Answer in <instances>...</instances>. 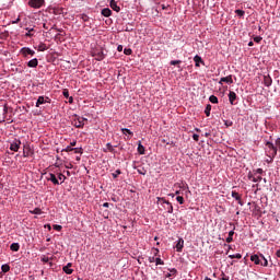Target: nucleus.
<instances>
[{"mask_svg": "<svg viewBox=\"0 0 280 280\" xmlns=\"http://www.w3.org/2000/svg\"><path fill=\"white\" fill-rule=\"evenodd\" d=\"M178 272L176 268H173L170 270V273H166V279H170V277H174Z\"/></svg>", "mask_w": 280, "mask_h": 280, "instance_id": "obj_25", "label": "nucleus"}, {"mask_svg": "<svg viewBox=\"0 0 280 280\" xmlns=\"http://www.w3.org/2000/svg\"><path fill=\"white\" fill-rule=\"evenodd\" d=\"M276 148H278L279 152H280V138H278L276 140Z\"/></svg>", "mask_w": 280, "mask_h": 280, "instance_id": "obj_48", "label": "nucleus"}, {"mask_svg": "<svg viewBox=\"0 0 280 280\" xmlns=\"http://www.w3.org/2000/svg\"><path fill=\"white\" fill-rule=\"evenodd\" d=\"M109 8H112V10H114V12H121V8H119V5H117V1H115V0H110Z\"/></svg>", "mask_w": 280, "mask_h": 280, "instance_id": "obj_11", "label": "nucleus"}, {"mask_svg": "<svg viewBox=\"0 0 280 280\" xmlns=\"http://www.w3.org/2000/svg\"><path fill=\"white\" fill-rule=\"evenodd\" d=\"M26 30H28V32L25 34V36H28L30 38H32V36H34V33H32V32H34V28H26Z\"/></svg>", "mask_w": 280, "mask_h": 280, "instance_id": "obj_41", "label": "nucleus"}, {"mask_svg": "<svg viewBox=\"0 0 280 280\" xmlns=\"http://www.w3.org/2000/svg\"><path fill=\"white\" fill-rule=\"evenodd\" d=\"M42 104H51V98L49 96H38L35 104L36 108H40Z\"/></svg>", "mask_w": 280, "mask_h": 280, "instance_id": "obj_4", "label": "nucleus"}, {"mask_svg": "<svg viewBox=\"0 0 280 280\" xmlns=\"http://www.w3.org/2000/svg\"><path fill=\"white\" fill-rule=\"evenodd\" d=\"M19 21H21V19H20V18H18V19H16V21H15V22H13V23H19Z\"/></svg>", "mask_w": 280, "mask_h": 280, "instance_id": "obj_63", "label": "nucleus"}, {"mask_svg": "<svg viewBox=\"0 0 280 280\" xmlns=\"http://www.w3.org/2000/svg\"><path fill=\"white\" fill-rule=\"evenodd\" d=\"M19 148H21V140H15L10 144V150L12 152H19Z\"/></svg>", "mask_w": 280, "mask_h": 280, "instance_id": "obj_7", "label": "nucleus"}, {"mask_svg": "<svg viewBox=\"0 0 280 280\" xmlns=\"http://www.w3.org/2000/svg\"><path fill=\"white\" fill-rule=\"evenodd\" d=\"M250 261H253L256 266H264V268H268V259L264 255L254 254L250 256Z\"/></svg>", "mask_w": 280, "mask_h": 280, "instance_id": "obj_1", "label": "nucleus"}, {"mask_svg": "<svg viewBox=\"0 0 280 280\" xmlns=\"http://www.w3.org/2000/svg\"><path fill=\"white\" fill-rule=\"evenodd\" d=\"M149 261H150V264H154V261H156V258L150 257V258H149Z\"/></svg>", "mask_w": 280, "mask_h": 280, "instance_id": "obj_55", "label": "nucleus"}, {"mask_svg": "<svg viewBox=\"0 0 280 280\" xmlns=\"http://www.w3.org/2000/svg\"><path fill=\"white\" fill-rule=\"evenodd\" d=\"M226 82V84H233V75L223 77L220 79L219 84Z\"/></svg>", "mask_w": 280, "mask_h": 280, "instance_id": "obj_10", "label": "nucleus"}, {"mask_svg": "<svg viewBox=\"0 0 280 280\" xmlns=\"http://www.w3.org/2000/svg\"><path fill=\"white\" fill-rule=\"evenodd\" d=\"M180 62H183V61H180V60H172L171 65L172 66H176V65H180Z\"/></svg>", "mask_w": 280, "mask_h": 280, "instance_id": "obj_46", "label": "nucleus"}, {"mask_svg": "<svg viewBox=\"0 0 280 280\" xmlns=\"http://www.w3.org/2000/svg\"><path fill=\"white\" fill-rule=\"evenodd\" d=\"M63 97H67V98H69V90H63Z\"/></svg>", "mask_w": 280, "mask_h": 280, "instance_id": "obj_50", "label": "nucleus"}, {"mask_svg": "<svg viewBox=\"0 0 280 280\" xmlns=\"http://www.w3.org/2000/svg\"><path fill=\"white\" fill-rule=\"evenodd\" d=\"M51 259H54V258H49V257L43 255L40 258V261H43V264H49V261H51Z\"/></svg>", "mask_w": 280, "mask_h": 280, "instance_id": "obj_29", "label": "nucleus"}, {"mask_svg": "<svg viewBox=\"0 0 280 280\" xmlns=\"http://www.w3.org/2000/svg\"><path fill=\"white\" fill-rule=\"evenodd\" d=\"M233 235H235V232L234 231H230L229 232V236L226 237L225 242L228 244H231V242H233Z\"/></svg>", "mask_w": 280, "mask_h": 280, "instance_id": "obj_22", "label": "nucleus"}, {"mask_svg": "<svg viewBox=\"0 0 280 280\" xmlns=\"http://www.w3.org/2000/svg\"><path fill=\"white\" fill-rule=\"evenodd\" d=\"M119 174H121V170H116V171L112 174V176H113V178H117V177L119 176Z\"/></svg>", "mask_w": 280, "mask_h": 280, "instance_id": "obj_40", "label": "nucleus"}, {"mask_svg": "<svg viewBox=\"0 0 280 280\" xmlns=\"http://www.w3.org/2000/svg\"><path fill=\"white\" fill-rule=\"evenodd\" d=\"M77 143H78V141L74 140V141H72V142L70 143V147H71V148H75Z\"/></svg>", "mask_w": 280, "mask_h": 280, "instance_id": "obj_56", "label": "nucleus"}, {"mask_svg": "<svg viewBox=\"0 0 280 280\" xmlns=\"http://www.w3.org/2000/svg\"><path fill=\"white\" fill-rule=\"evenodd\" d=\"M194 62H195V67H200V62H201V65H205V61L202 60V57H200L198 55H196L194 57Z\"/></svg>", "mask_w": 280, "mask_h": 280, "instance_id": "obj_18", "label": "nucleus"}, {"mask_svg": "<svg viewBox=\"0 0 280 280\" xmlns=\"http://www.w3.org/2000/svg\"><path fill=\"white\" fill-rule=\"evenodd\" d=\"M73 149L71 145H68L66 149L62 150V152H73Z\"/></svg>", "mask_w": 280, "mask_h": 280, "instance_id": "obj_44", "label": "nucleus"}, {"mask_svg": "<svg viewBox=\"0 0 280 280\" xmlns=\"http://www.w3.org/2000/svg\"><path fill=\"white\" fill-rule=\"evenodd\" d=\"M192 139H194V141H199L200 136H198L197 133H194L192 135Z\"/></svg>", "mask_w": 280, "mask_h": 280, "instance_id": "obj_49", "label": "nucleus"}, {"mask_svg": "<svg viewBox=\"0 0 280 280\" xmlns=\"http://www.w3.org/2000/svg\"><path fill=\"white\" fill-rule=\"evenodd\" d=\"M84 121H89V119L74 115L72 126H74V128H84Z\"/></svg>", "mask_w": 280, "mask_h": 280, "instance_id": "obj_3", "label": "nucleus"}, {"mask_svg": "<svg viewBox=\"0 0 280 280\" xmlns=\"http://www.w3.org/2000/svg\"><path fill=\"white\" fill-rule=\"evenodd\" d=\"M248 178H249V180H253V183H261V179H262L261 176L255 177V175H253V174H249Z\"/></svg>", "mask_w": 280, "mask_h": 280, "instance_id": "obj_19", "label": "nucleus"}, {"mask_svg": "<svg viewBox=\"0 0 280 280\" xmlns=\"http://www.w3.org/2000/svg\"><path fill=\"white\" fill-rule=\"evenodd\" d=\"M235 100H237V94L233 91L229 93V102L233 106L235 104Z\"/></svg>", "mask_w": 280, "mask_h": 280, "instance_id": "obj_12", "label": "nucleus"}, {"mask_svg": "<svg viewBox=\"0 0 280 280\" xmlns=\"http://www.w3.org/2000/svg\"><path fill=\"white\" fill-rule=\"evenodd\" d=\"M72 152H74L75 154H82V148H74Z\"/></svg>", "mask_w": 280, "mask_h": 280, "instance_id": "obj_42", "label": "nucleus"}, {"mask_svg": "<svg viewBox=\"0 0 280 280\" xmlns=\"http://www.w3.org/2000/svg\"><path fill=\"white\" fill-rule=\"evenodd\" d=\"M21 248V245L19 243H12L10 246V249L13 250V253H19Z\"/></svg>", "mask_w": 280, "mask_h": 280, "instance_id": "obj_21", "label": "nucleus"}, {"mask_svg": "<svg viewBox=\"0 0 280 280\" xmlns=\"http://www.w3.org/2000/svg\"><path fill=\"white\" fill-rule=\"evenodd\" d=\"M46 178H47V180H50V183L54 185H60V182H58V178L56 177V174H54V173H49Z\"/></svg>", "mask_w": 280, "mask_h": 280, "instance_id": "obj_9", "label": "nucleus"}, {"mask_svg": "<svg viewBox=\"0 0 280 280\" xmlns=\"http://www.w3.org/2000/svg\"><path fill=\"white\" fill-rule=\"evenodd\" d=\"M264 84L265 86H272V78L270 74L264 77Z\"/></svg>", "mask_w": 280, "mask_h": 280, "instance_id": "obj_17", "label": "nucleus"}, {"mask_svg": "<svg viewBox=\"0 0 280 280\" xmlns=\"http://www.w3.org/2000/svg\"><path fill=\"white\" fill-rule=\"evenodd\" d=\"M185 245V241L183 238H179L176 244V250L177 253H183V246Z\"/></svg>", "mask_w": 280, "mask_h": 280, "instance_id": "obj_16", "label": "nucleus"}, {"mask_svg": "<svg viewBox=\"0 0 280 280\" xmlns=\"http://www.w3.org/2000/svg\"><path fill=\"white\" fill-rule=\"evenodd\" d=\"M205 114H206L208 117H211V104H208V105L206 106Z\"/></svg>", "mask_w": 280, "mask_h": 280, "instance_id": "obj_27", "label": "nucleus"}, {"mask_svg": "<svg viewBox=\"0 0 280 280\" xmlns=\"http://www.w3.org/2000/svg\"><path fill=\"white\" fill-rule=\"evenodd\" d=\"M101 14H102L103 16L108 18V16H110V15L113 14V11H112L110 9H108V8H105V9H103V10L101 11Z\"/></svg>", "mask_w": 280, "mask_h": 280, "instance_id": "obj_20", "label": "nucleus"}, {"mask_svg": "<svg viewBox=\"0 0 280 280\" xmlns=\"http://www.w3.org/2000/svg\"><path fill=\"white\" fill-rule=\"evenodd\" d=\"M257 174H264V168H257L254 173V176H257Z\"/></svg>", "mask_w": 280, "mask_h": 280, "instance_id": "obj_45", "label": "nucleus"}, {"mask_svg": "<svg viewBox=\"0 0 280 280\" xmlns=\"http://www.w3.org/2000/svg\"><path fill=\"white\" fill-rule=\"evenodd\" d=\"M45 226L48 228V231H51V225H50V224H47V225H45Z\"/></svg>", "mask_w": 280, "mask_h": 280, "instance_id": "obj_62", "label": "nucleus"}, {"mask_svg": "<svg viewBox=\"0 0 280 280\" xmlns=\"http://www.w3.org/2000/svg\"><path fill=\"white\" fill-rule=\"evenodd\" d=\"M27 67L31 69H36L38 67V59L34 58L27 62Z\"/></svg>", "mask_w": 280, "mask_h": 280, "instance_id": "obj_15", "label": "nucleus"}, {"mask_svg": "<svg viewBox=\"0 0 280 280\" xmlns=\"http://www.w3.org/2000/svg\"><path fill=\"white\" fill-rule=\"evenodd\" d=\"M266 148L267 156L275 159L277 156V147L272 142H266Z\"/></svg>", "mask_w": 280, "mask_h": 280, "instance_id": "obj_2", "label": "nucleus"}, {"mask_svg": "<svg viewBox=\"0 0 280 280\" xmlns=\"http://www.w3.org/2000/svg\"><path fill=\"white\" fill-rule=\"evenodd\" d=\"M176 200H177V202H179V205H184L185 203V198L183 196H177Z\"/></svg>", "mask_w": 280, "mask_h": 280, "instance_id": "obj_36", "label": "nucleus"}, {"mask_svg": "<svg viewBox=\"0 0 280 280\" xmlns=\"http://www.w3.org/2000/svg\"><path fill=\"white\" fill-rule=\"evenodd\" d=\"M47 49L48 47H47V44L45 43H40L37 48L38 51H47Z\"/></svg>", "mask_w": 280, "mask_h": 280, "instance_id": "obj_23", "label": "nucleus"}, {"mask_svg": "<svg viewBox=\"0 0 280 280\" xmlns=\"http://www.w3.org/2000/svg\"><path fill=\"white\" fill-rule=\"evenodd\" d=\"M124 55H125V56H131V55H132V49H130V48H125V49H124Z\"/></svg>", "mask_w": 280, "mask_h": 280, "instance_id": "obj_35", "label": "nucleus"}, {"mask_svg": "<svg viewBox=\"0 0 280 280\" xmlns=\"http://www.w3.org/2000/svg\"><path fill=\"white\" fill-rule=\"evenodd\" d=\"M58 179L62 180L61 183H65V180H67V176H65V174H62V173H59L58 174Z\"/></svg>", "mask_w": 280, "mask_h": 280, "instance_id": "obj_37", "label": "nucleus"}, {"mask_svg": "<svg viewBox=\"0 0 280 280\" xmlns=\"http://www.w3.org/2000/svg\"><path fill=\"white\" fill-rule=\"evenodd\" d=\"M261 40H262L261 36L254 37L255 43H261Z\"/></svg>", "mask_w": 280, "mask_h": 280, "instance_id": "obj_47", "label": "nucleus"}, {"mask_svg": "<svg viewBox=\"0 0 280 280\" xmlns=\"http://www.w3.org/2000/svg\"><path fill=\"white\" fill-rule=\"evenodd\" d=\"M103 207H104L105 209H108V207H110V203L105 202V203H103Z\"/></svg>", "mask_w": 280, "mask_h": 280, "instance_id": "obj_57", "label": "nucleus"}, {"mask_svg": "<svg viewBox=\"0 0 280 280\" xmlns=\"http://www.w3.org/2000/svg\"><path fill=\"white\" fill-rule=\"evenodd\" d=\"M230 259H242V254H233L229 256Z\"/></svg>", "mask_w": 280, "mask_h": 280, "instance_id": "obj_32", "label": "nucleus"}, {"mask_svg": "<svg viewBox=\"0 0 280 280\" xmlns=\"http://www.w3.org/2000/svg\"><path fill=\"white\" fill-rule=\"evenodd\" d=\"M104 58H105V55H104V52L103 51H100L97 55H96V60H104Z\"/></svg>", "mask_w": 280, "mask_h": 280, "instance_id": "obj_33", "label": "nucleus"}, {"mask_svg": "<svg viewBox=\"0 0 280 280\" xmlns=\"http://www.w3.org/2000/svg\"><path fill=\"white\" fill-rule=\"evenodd\" d=\"M232 198H235L238 205H241V207H244V201H242V196L237 194V191H232Z\"/></svg>", "mask_w": 280, "mask_h": 280, "instance_id": "obj_13", "label": "nucleus"}, {"mask_svg": "<svg viewBox=\"0 0 280 280\" xmlns=\"http://www.w3.org/2000/svg\"><path fill=\"white\" fill-rule=\"evenodd\" d=\"M106 148H107L108 152H115V148L113 147V144H110V142H108L106 144Z\"/></svg>", "mask_w": 280, "mask_h": 280, "instance_id": "obj_38", "label": "nucleus"}, {"mask_svg": "<svg viewBox=\"0 0 280 280\" xmlns=\"http://www.w3.org/2000/svg\"><path fill=\"white\" fill-rule=\"evenodd\" d=\"M132 31H133L132 27H129V26H126V27H125V32H132Z\"/></svg>", "mask_w": 280, "mask_h": 280, "instance_id": "obj_53", "label": "nucleus"}, {"mask_svg": "<svg viewBox=\"0 0 280 280\" xmlns=\"http://www.w3.org/2000/svg\"><path fill=\"white\" fill-rule=\"evenodd\" d=\"M159 202H163L164 209L167 211V213H174V206H172V203L167 200H165V198H159Z\"/></svg>", "mask_w": 280, "mask_h": 280, "instance_id": "obj_5", "label": "nucleus"}, {"mask_svg": "<svg viewBox=\"0 0 280 280\" xmlns=\"http://www.w3.org/2000/svg\"><path fill=\"white\" fill-rule=\"evenodd\" d=\"M117 51H124V46L122 45H118Z\"/></svg>", "mask_w": 280, "mask_h": 280, "instance_id": "obj_54", "label": "nucleus"}, {"mask_svg": "<svg viewBox=\"0 0 280 280\" xmlns=\"http://www.w3.org/2000/svg\"><path fill=\"white\" fill-rule=\"evenodd\" d=\"M276 255H277V257L280 258V249H278V250L276 252Z\"/></svg>", "mask_w": 280, "mask_h": 280, "instance_id": "obj_59", "label": "nucleus"}, {"mask_svg": "<svg viewBox=\"0 0 280 280\" xmlns=\"http://www.w3.org/2000/svg\"><path fill=\"white\" fill-rule=\"evenodd\" d=\"M235 14H237V16H244V14H246V12H244V10H235Z\"/></svg>", "mask_w": 280, "mask_h": 280, "instance_id": "obj_39", "label": "nucleus"}, {"mask_svg": "<svg viewBox=\"0 0 280 280\" xmlns=\"http://www.w3.org/2000/svg\"><path fill=\"white\" fill-rule=\"evenodd\" d=\"M138 152H139V154H145V147H143V144L139 143Z\"/></svg>", "mask_w": 280, "mask_h": 280, "instance_id": "obj_28", "label": "nucleus"}, {"mask_svg": "<svg viewBox=\"0 0 280 280\" xmlns=\"http://www.w3.org/2000/svg\"><path fill=\"white\" fill-rule=\"evenodd\" d=\"M30 213H32L33 215H40V213H43V210H40V208H35L34 210H31Z\"/></svg>", "mask_w": 280, "mask_h": 280, "instance_id": "obj_24", "label": "nucleus"}, {"mask_svg": "<svg viewBox=\"0 0 280 280\" xmlns=\"http://www.w3.org/2000/svg\"><path fill=\"white\" fill-rule=\"evenodd\" d=\"M210 133H206V137H209Z\"/></svg>", "mask_w": 280, "mask_h": 280, "instance_id": "obj_64", "label": "nucleus"}, {"mask_svg": "<svg viewBox=\"0 0 280 280\" xmlns=\"http://www.w3.org/2000/svg\"><path fill=\"white\" fill-rule=\"evenodd\" d=\"M269 159L266 160V163H272L275 161V158L268 156Z\"/></svg>", "mask_w": 280, "mask_h": 280, "instance_id": "obj_52", "label": "nucleus"}, {"mask_svg": "<svg viewBox=\"0 0 280 280\" xmlns=\"http://www.w3.org/2000/svg\"><path fill=\"white\" fill-rule=\"evenodd\" d=\"M69 104H73V97L72 96L69 97Z\"/></svg>", "mask_w": 280, "mask_h": 280, "instance_id": "obj_58", "label": "nucleus"}, {"mask_svg": "<svg viewBox=\"0 0 280 280\" xmlns=\"http://www.w3.org/2000/svg\"><path fill=\"white\" fill-rule=\"evenodd\" d=\"M52 229L55 231H62V225L55 224V225H52Z\"/></svg>", "mask_w": 280, "mask_h": 280, "instance_id": "obj_43", "label": "nucleus"}, {"mask_svg": "<svg viewBox=\"0 0 280 280\" xmlns=\"http://www.w3.org/2000/svg\"><path fill=\"white\" fill-rule=\"evenodd\" d=\"M209 102H211V104H218V96L211 95V96L209 97Z\"/></svg>", "mask_w": 280, "mask_h": 280, "instance_id": "obj_31", "label": "nucleus"}, {"mask_svg": "<svg viewBox=\"0 0 280 280\" xmlns=\"http://www.w3.org/2000/svg\"><path fill=\"white\" fill-rule=\"evenodd\" d=\"M44 4H45V0H30L28 1V5L31 8H35V9L43 8Z\"/></svg>", "mask_w": 280, "mask_h": 280, "instance_id": "obj_6", "label": "nucleus"}, {"mask_svg": "<svg viewBox=\"0 0 280 280\" xmlns=\"http://www.w3.org/2000/svg\"><path fill=\"white\" fill-rule=\"evenodd\" d=\"M253 45H255L253 42L248 43V47H253Z\"/></svg>", "mask_w": 280, "mask_h": 280, "instance_id": "obj_61", "label": "nucleus"}, {"mask_svg": "<svg viewBox=\"0 0 280 280\" xmlns=\"http://www.w3.org/2000/svg\"><path fill=\"white\" fill-rule=\"evenodd\" d=\"M21 54L22 56L27 57V56H34L36 51L32 50L31 48L24 47L21 49Z\"/></svg>", "mask_w": 280, "mask_h": 280, "instance_id": "obj_8", "label": "nucleus"}, {"mask_svg": "<svg viewBox=\"0 0 280 280\" xmlns=\"http://www.w3.org/2000/svg\"><path fill=\"white\" fill-rule=\"evenodd\" d=\"M2 272H10V265L5 264L1 266Z\"/></svg>", "mask_w": 280, "mask_h": 280, "instance_id": "obj_30", "label": "nucleus"}, {"mask_svg": "<svg viewBox=\"0 0 280 280\" xmlns=\"http://www.w3.org/2000/svg\"><path fill=\"white\" fill-rule=\"evenodd\" d=\"M221 279H222V280H229L230 278H229V276H226L225 273H221Z\"/></svg>", "mask_w": 280, "mask_h": 280, "instance_id": "obj_51", "label": "nucleus"}, {"mask_svg": "<svg viewBox=\"0 0 280 280\" xmlns=\"http://www.w3.org/2000/svg\"><path fill=\"white\" fill-rule=\"evenodd\" d=\"M121 132H122V135H129L130 137L135 136V133L132 131H130V129H127V128H122Z\"/></svg>", "mask_w": 280, "mask_h": 280, "instance_id": "obj_26", "label": "nucleus"}, {"mask_svg": "<svg viewBox=\"0 0 280 280\" xmlns=\"http://www.w3.org/2000/svg\"><path fill=\"white\" fill-rule=\"evenodd\" d=\"M155 265L156 266H164L165 262L161 258H155Z\"/></svg>", "mask_w": 280, "mask_h": 280, "instance_id": "obj_34", "label": "nucleus"}, {"mask_svg": "<svg viewBox=\"0 0 280 280\" xmlns=\"http://www.w3.org/2000/svg\"><path fill=\"white\" fill-rule=\"evenodd\" d=\"M72 266L73 264L68 262L67 266L62 267V270L66 272V275H73V269H71Z\"/></svg>", "mask_w": 280, "mask_h": 280, "instance_id": "obj_14", "label": "nucleus"}, {"mask_svg": "<svg viewBox=\"0 0 280 280\" xmlns=\"http://www.w3.org/2000/svg\"><path fill=\"white\" fill-rule=\"evenodd\" d=\"M162 10H167V5L162 4Z\"/></svg>", "mask_w": 280, "mask_h": 280, "instance_id": "obj_60", "label": "nucleus"}]
</instances>
